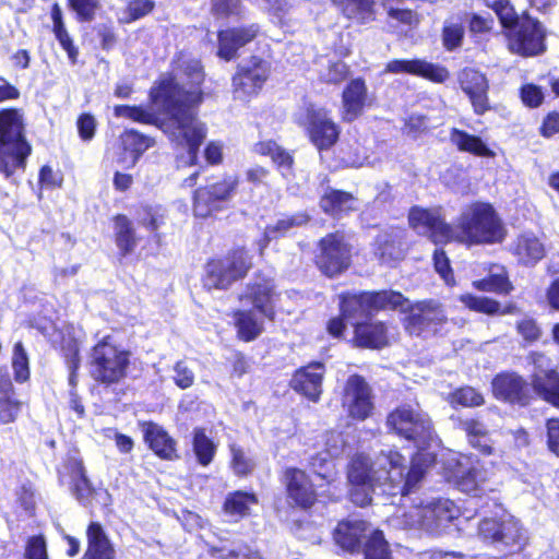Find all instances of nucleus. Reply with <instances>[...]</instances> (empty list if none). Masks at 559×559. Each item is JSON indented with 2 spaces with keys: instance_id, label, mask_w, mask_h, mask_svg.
<instances>
[{
  "instance_id": "obj_3",
  "label": "nucleus",
  "mask_w": 559,
  "mask_h": 559,
  "mask_svg": "<svg viewBox=\"0 0 559 559\" xmlns=\"http://www.w3.org/2000/svg\"><path fill=\"white\" fill-rule=\"evenodd\" d=\"M450 241L465 245L493 243L504 238L503 226L493 207L476 202L466 206L456 225L451 226Z\"/></svg>"
},
{
  "instance_id": "obj_52",
  "label": "nucleus",
  "mask_w": 559,
  "mask_h": 559,
  "mask_svg": "<svg viewBox=\"0 0 559 559\" xmlns=\"http://www.w3.org/2000/svg\"><path fill=\"white\" fill-rule=\"evenodd\" d=\"M352 299H362V293L359 295H344L341 300L342 316L347 320H355L368 318L370 316V308L362 305L352 304Z\"/></svg>"
},
{
  "instance_id": "obj_26",
  "label": "nucleus",
  "mask_w": 559,
  "mask_h": 559,
  "mask_svg": "<svg viewBox=\"0 0 559 559\" xmlns=\"http://www.w3.org/2000/svg\"><path fill=\"white\" fill-rule=\"evenodd\" d=\"M120 139L123 153L118 158V164L126 169L134 167L144 152L155 144L154 139L135 130L124 131Z\"/></svg>"
},
{
  "instance_id": "obj_63",
  "label": "nucleus",
  "mask_w": 559,
  "mask_h": 559,
  "mask_svg": "<svg viewBox=\"0 0 559 559\" xmlns=\"http://www.w3.org/2000/svg\"><path fill=\"white\" fill-rule=\"evenodd\" d=\"M216 552L221 559H264L258 551L251 550L248 546H239L233 549L219 548L216 549Z\"/></svg>"
},
{
  "instance_id": "obj_29",
  "label": "nucleus",
  "mask_w": 559,
  "mask_h": 559,
  "mask_svg": "<svg viewBox=\"0 0 559 559\" xmlns=\"http://www.w3.org/2000/svg\"><path fill=\"white\" fill-rule=\"evenodd\" d=\"M368 530L369 525L365 521L348 519L337 524L334 540L342 549L353 552L360 547L361 539Z\"/></svg>"
},
{
  "instance_id": "obj_57",
  "label": "nucleus",
  "mask_w": 559,
  "mask_h": 559,
  "mask_svg": "<svg viewBox=\"0 0 559 559\" xmlns=\"http://www.w3.org/2000/svg\"><path fill=\"white\" fill-rule=\"evenodd\" d=\"M464 36V28L462 24L451 21H445L442 32L443 45L448 50H453L461 46Z\"/></svg>"
},
{
  "instance_id": "obj_56",
  "label": "nucleus",
  "mask_w": 559,
  "mask_h": 559,
  "mask_svg": "<svg viewBox=\"0 0 559 559\" xmlns=\"http://www.w3.org/2000/svg\"><path fill=\"white\" fill-rule=\"evenodd\" d=\"M155 7L153 0H130L124 11L122 22L130 23L150 14Z\"/></svg>"
},
{
  "instance_id": "obj_2",
  "label": "nucleus",
  "mask_w": 559,
  "mask_h": 559,
  "mask_svg": "<svg viewBox=\"0 0 559 559\" xmlns=\"http://www.w3.org/2000/svg\"><path fill=\"white\" fill-rule=\"evenodd\" d=\"M433 461L430 453L418 452L407 469L406 460L400 452L382 450L373 462L364 454L356 455L347 476L352 486L377 484L381 493L405 497L421 480Z\"/></svg>"
},
{
  "instance_id": "obj_33",
  "label": "nucleus",
  "mask_w": 559,
  "mask_h": 559,
  "mask_svg": "<svg viewBox=\"0 0 559 559\" xmlns=\"http://www.w3.org/2000/svg\"><path fill=\"white\" fill-rule=\"evenodd\" d=\"M352 304L369 307L370 314L384 309L401 308L402 310H406L409 307L408 300H406L402 294L393 290L362 293V299H352Z\"/></svg>"
},
{
  "instance_id": "obj_12",
  "label": "nucleus",
  "mask_w": 559,
  "mask_h": 559,
  "mask_svg": "<svg viewBox=\"0 0 559 559\" xmlns=\"http://www.w3.org/2000/svg\"><path fill=\"white\" fill-rule=\"evenodd\" d=\"M269 73V63L258 57L240 64L233 78L234 97L245 102L258 95Z\"/></svg>"
},
{
  "instance_id": "obj_60",
  "label": "nucleus",
  "mask_w": 559,
  "mask_h": 559,
  "mask_svg": "<svg viewBox=\"0 0 559 559\" xmlns=\"http://www.w3.org/2000/svg\"><path fill=\"white\" fill-rule=\"evenodd\" d=\"M173 371V379L178 388L185 390L194 383V372L187 361L180 360L176 362Z\"/></svg>"
},
{
  "instance_id": "obj_25",
  "label": "nucleus",
  "mask_w": 559,
  "mask_h": 559,
  "mask_svg": "<svg viewBox=\"0 0 559 559\" xmlns=\"http://www.w3.org/2000/svg\"><path fill=\"white\" fill-rule=\"evenodd\" d=\"M385 71L391 73H409L413 75H419L438 83H442L449 78V72L445 68L420 59L390 61L386 64Z\"/></svg>"
},
{
  "instance_id": "obj_13",
  "label": "nucleus",
  "mask_w": 559,
  "mask_h": 559,
  "mask_svg": "<svg viewBox=\"0 0 559 559\" xmlns=\"http://www.w3.org/2000/svg\"><path fill=\"white\" fill-rule=\"evenodd\" d=\"M234 177L201 187L194 192L193 212L198 217H209L223 207L237 187Z\"/></svg>"
},
{
  "instance_id": "obj_64",
  "label": "nucleus",
  "mask_w": 559,
  "mask_h": 559,
  "mask_svg": "<svg viewBox=\"0 0 559 559\" xmlns=\"http://www.w3.org/2000/svg\"><path fill=\"white\" fill-rule=\"evenodd\" d=\"M377 489H379L377 484L353 486L350 490V500L359 507H365L371 502V495L376 492Z\"/></svg>"
},
{
  "instance_id": "obj_36",
  "label": "nucleus",
  "mask_w": 559,
  "mask_h": 559,
  "mask_svg": "<svg viewBox=\"0 0 559 559\" xmlns=\"http://www.w3.org/2000/svg\"><path fill=\"white\" fill-rule=\"evenodd\" d=\"M309 217L304 213L286 215L280 218L274 225H269L263 237L258 241L259 251L262 254L271 240L284 236L293 227L301 226L308 222Z\"/></svg>"
},
{
  "instance_id": "obj_30",
  "label": "nucleus",
  "mask_w": 559,
  "mask_h": 559,
  "mask_svg": "<svg viewBox=\"0 0 559 559\" xmlns=\"http://www.w3.org/2000/svg\"><path fill=\"white\" fill-rule=\"evenodd\" d=\"M87 548L82 559H115L116 550L103 526L92 522L86 530Z\"/></svg>"
},
{
  "instance_id": "obj_32",
  "label": "nucleus",
  "mask_w": 559,
  "mask_h": 559,
  "mask_svg": "<svg viewBox=\"0 0 559 559\" xmlns=\"http://www.w3.org/2000/svg\"><path fill=\"white\" fill-rule=\"evenodd\" d=\"M511 251L523 265H534L545 255L543 242L532 233L520 235L511 246Z\"/></svg>"
},
{
  "instance_id": "obj_6",
  "label": "nucleus",
  "mask_w": 559,
  "mask_h": 559,
  "mask_svg": "<svg viewBox=\"0 0 559 559\" xmlns=\"http://www.w3.org/2000/svg\"><path fill=\"white\" fill-rule=\"evenodd\" d=\"M129 366V352L117 345L110 336L104 337L92 350L90 373L103 384H114L122 380Z\"/></svg>"
},
{
  "instance_id": "obj_41",
  "label": "nucleus",
  "mask_w": 559,
  "mask_h": 559,
  "mask_svg": "<svg viewBox=\"0 0 559 559\" xmlns=\"http://www.w3.org/2000/svg\"><path fill=\"white\" fill-rule=\"evenodd\" d=\"M354 198L350 193L341 190H330L320 201L321 209L333 216L354 210Z\"/></svg>"
},
{
  "instance_id": "obj_11",
  "label": "nucleus",
  "mask_w": 559,
  "mask_h": 559,
  "mask_svg": "<svg viewBox=\"0 0 559 559\" xmlns=\"http://www.w3.org/2000/svg\"><path fill=\"white\" fill-rule=\"evenodd\" d=\"M508 37L509 49L524 57H532L545 51L546 32L543 25L526 15L522 16V22L509 32Z\"/></svg>"
},
{
  "instance_id": "obj_15",
  "label": "nucleus",
  "mask_w": 559,
  "mask_h": 559,
  "mask_svg": "<svg viewBox=\"0 0 559 559\" xmlns=\"http://www.w3.org/2000/svg\"><path fill=\"white\" fill-rule=\"evenodd\" d=\"M408 222L417 234L427 236L435 243L450 241L451 225L444 222L439 207L413 206L408 214Z\"/></svg>"
},
{
  "instance_id": "obj_18",
  "label": "nucleus",
  "mask_w": 559,
  "mask_h": 559,
  "mask_svg": "<svg viewBox=\"0 0 559 559\" xmlns=\"http://www.w3.org/2000/svg\"><path fill=\"white\" fill-rule=\"evenodd\" d=\"M543 355L534 357V371L531 376V384L534 392L545 402L559 408V372L546 366Z\"/></svg>"
},
{
  "instance_id": "obj_5",
  "label": "nucleus",
  "mask_w": 559,
  "mask_h": 559,
  "mask_svg": "<svg viewBox=\"0 0 559 559\" xmlns=\"http://www.w3.org/2000/svg\"><path fill=\"white\" fill-rule=\"evenodd\" d=\"M31 151L24 134L23 112L16 108L0 110V173L10 176L24 167Z\"/></svg>"
},
{
  "instance_id": "obj_53",
  "label": "nucleus",
  "mask_w": 559,
  "mask_h": 559,
  "mask_svg": "<svg viewBox=\"0 0 559 559\" xmlns=\"http://www.w3.org/2000/svg\"><path fill=\"white\" fill-rule=\"evenodd\" d=\"M12 367L17 382H24L29 378L28 357L21 342L14 345Z\"/></svg>"
},
{
  "instance_id": "obj_62",
  "label": "nucleus",
  "mask_w": 559,
  "mask_h": 559,
  "mask_svg": "<svg viewBox=\"0 0 559 559\" xmlns=\"http://www.w3.org/2000/svg\"><path fill=\"white\" fill-rule=\"evenodd\" d=\"M26 559H48L46 542L43 536H32L25 547Z\"/></svg>"
},
{
  "instance_id": "obj_17",
  "label": "nucleus",
  "mask_w": 559,
  "mask_h": 559,
  "mask_svg": "<svg viewBox=\"0 0 559 559\" xmlns=\"http://www.w3.org/2000/svg\"><path fill=\"white\" fill-rule=\"evenodd\" d=\"M490 469L484 462L475 461L468 465H464L463 462L456 463V468L451 473L457 488L473 496H481L488 490H492L490 487Z\"/></svg>"
},
{
  "instance_id": "obj_22",
  "label": "nucleus",
  "mask_w": 559,
  "mask_h": 559,
  "mask_svg": "<svg viewBox=\"0 0 559 559\" xmlns=\"http://www.w3.org/2000/svg\"><path fill=\"white\" fill-rule=\"evenodd\" d=\"M445 321V314L441 306L433 300L418 302L412 308L406 319L405 326L411 334L419 335L421 332L432 329Z\"/></svg>"
},
{
  "instance_id": "obj_54",
  "label": "nucleus",
  "mask_w": 559,
  "mask_h": 559,
  "mask_svg": "<svg viewBox=\"0 0 559 559\" xmlns=\"http://www.w3.org/2000/svg\"><path fill=\"white\" fill-rule=\"evenodd\" d=\"M231 453V468L238 476H245L251 473L254 468L253 460L236 444L230 445Z\"/></svg>"
},
{
  "instance_id": "obj_48",
  "label": "nucleus",
  "mask_w": 559,
  "mask_h": 559,
  "mask_svg": "<svg viewBox=\"0 0 559 559\" xmlns=\"http://www.w3.org/2000/svg\"><path fill=\"white\" fill-rule=\"evenodd\" d=\"M444 400L453 407L460 405L463 407H477L485 403V399L473 386H462L450 392Z\"/></svg>"
},
{
  "instance_id": "obj_42",
  "label": "nucleus",
  "mask_w": 559,
  "mask_h": 559,
  "mask_svg": "<svg viewBox=\"0 0 559 559\" xmlns=\"http://www.w3.org/2000/svg\"><path fill=\"white\" fill-rule=\"evenodd\" d=\"M342 5L343 13L359 23L374 20V0H332Z\"/></svg>"
},
{
  "instance_id": "obj_40",
  "label": "nucleus",
  "mask_w": 559,
  "mask_h": 559,
  "mask_svg": "<svg viewBox=\"0 0 559 559\" xmlns=\"http://www.w3.org/2000/svg\"><path fill=\"white\" fill-rule=\"evenodd\" d=\"M254 151L260 155L269 156L284 177L290 174L293 157L276 142L272 140L261 141L255 144Z\"/></svg>"
},
{
  "instance_id": "obj_9",
  "label": "nucleus",
  "mask_w": 559,
  "mask_h": 559,
  "mask_svg": "<svg viewBox=\"0 0 559 559\" xmlns=\"http://www.w3.org/2000/svg\"><path fill=\"white\" fill-rule=\"evenodd\" d=\"M478 533L485 542L508 552L520 550L526 542V534L520 522L507 513L498 519H484L479 523Z\"/></svg>"
},
{
  "instance_id": "obj_61",
  "label": "nucleus",
  "mask_w": 559,
  "mask_h": 559,
  "mask_svg": "<svg viewBox=\"0 0 559 559\" xmlns=\"http://www.w3.org/2000/svg\"><path fill=\"white\" fill-rule=\"evenodd\" d=\"M73 476L75 477L74 489L79 500H83L91 493V484L86 477L85 468L81 461L74 462Z\"/></svg>"
},
{
  "instance_id": "obj_21",
  "label": "nucleus",
  "mask_w": 559,
  "mask_h": 559,
  "mask_svg": "<svg viewBox=\"0 0 559 559\" xmlns=\"http://www.w3.org/2000/svg\"><path fill=\"white\" fill-rule=\"evenodd\" d=\"M459 81L461 88L468 96L476 115H484L490 109L488 99L489 84L483 73L474 69H465L461 72Z\"/></svg>"
},
{
  "instance_id": "obj_20",
  "label": "nucleus",
  "mask_w": 559,
  "mask_h": 559,
  "mask_svg": "<svg viewBox=\"0 0 559 559\" xmlns=\"http://www.w3.org/2000/svg\"><path fill=\"white\" fill-rule=\"evenodd\" d=\"M283 479L286 486L287 498L292 503L302 509L313 506L317 495L305 471L295 467L286 468Z\"/></svg>"
},
{
  "instance_id": "obj_38",
  "label": "nucleus",
  "mask_w": 559,
  "mask_h": 559,
  "mask_svg": "<svg viewBox=\"0 0 559 559\" xmlns=\"http://www.w3.org/2000/svg\"><path fill=\"white\" fill-rule=\"evenodd\" d=\"M374 253L382 262H390L402 257V230L382 233L376 239Z\"/></svg>"
},
{
  "instance_id": "obj_58",
  "label": "nucleus",
  "mask_w": 559,
  "mask_h": 559,
  "mask_svg": "<svg viewBox=\"0 0 559 559\" xmlns=\"http://www.w3.org/2000/svg\"><path fill=\"white\" fill-rule=\"evenodd\" d=\"M348 75V67L343 61H330L329 64L320 71V79L325 83L337 84L344 81Z\"/></svg>"
},
{
  "instance_id": "obj_37",
  "label": "nucleus",
  "mask_w": 559,
  "mask_h": 559,
  "mask_svg": "<svg viewBox=\"0 0 559 559\" xmlns=\"http://www.w3.org/2000/svg\"><path fill=\"white\" fill-rule=\"evenodd\" d=\"M450 141L461 152H466L481 157H493L495 153L486 145V143L476 135L469 134L459 129H452Z\"/></svg>"
},
{
  "instance_id": "obj_27",
  "label": "nucleus",
  "mask_w": 559,
  "mask_h": 559,
  "mask_svg": "<svg viewBox=\"0 0 559 559\" xmlns=\"http://www.w3.org/2000/svg\"><path fill=\"white\" fill-rule=\"evenodd\" d=\"M367 103V86L360 79L352 80L342 95V119L352 122L364 111Z\"/></svg>"
},
{
  "instance_id": "obj_34",
  "label": "nucleus",
  "mask_w": 559,
  "mask_h": 559,
  "mask_svg": "<svg viewBox=\"0 0 559 559\" xmlns=\"http://www.w3.org/2000/svg\"><path fill=\"white\" fill-rule=\"evenodd\" d=\"M22 406L23 403L15 397L10 376L0 372V424L14 423L22 411Z\"/></svg>"
},
{
  "instance_id": "obj_47",
  "label": "nucleus",
  "mask_w": 559,
  "mask_h": 559,
  "mask_svg": "<svg viewBox=\"0 0 559 559\" xmlns=\"http://www.w3.org/2000/svg\"><path fill=\"white\" fill-rule=\"evenodd\" d=\"M192 449L197 461L202 466H207L213 461L217 447L211 438H209L203 428L193 430Z\"/></svg>"
},
{
  "instance_id": "obj_4",
  "label": "nucleus",
  "mask_w": 559,
  "mask_h": 559,
  "mask_svg": "<svg viewBox=\"0 0 559 559\" xmlns=\"http://www.w3.org/2000/svg\"><path fill=\"white\" fill-rule=\"evenodd\" d=\"M456 515L454 503L448 499L409 506L405 500L386 521L395 530H423L430 534H439Z\"/></svg>"
},
{
  "instance_id": "obj_44",
  "label": "nucleus",
  "mask_w": 559,
  "mask_h": 559,
  "mask_svg": "<svg viewBox=\"0 0 559 559\" xmlns=\"http://www.w3.org/2000/svg\"><path fill=\"white\" fill-rule=\"evenodd\" d=\"M115 235L116 245L122 255H127L135 249L138 240L132 223L127 216L117 215L115 217Z\"/></svg>"
},
{
  "instance_id": "obj_51",
  "label": "nucleus",
  "mask_w": 559,
  "mask_h": 559,
  "mask_svg": "<svg viewBox=\"0 0 559 559\" xmlns=\"http://www.w3.org/2000/svg\"><path fill=\"white\" fill-rule=\"evenodd\" d=\"M365 559H390L388 543L380 531H374L365 546Z\"/></svg>"
},
{
  "instance_id": "obj_16",
  "label": "nucleus",
  "mask_w": 559,
  "mask_h": 559,
  "mask_svg": "<svg viewBox=\"0 0 559 559\" xmlns=\"http://www.w3.org/2000/svg\"><path fill=\"white\" fill-rule=\"evenodd\" d=\"M321 254L318 265L329 276H334L346 270L350 260V248L341 233L330 234L321 242Z\"/></svg>"
},
{
  "instance_id": "obj_8",
  "label": "nucleus",
  "mask_w": 559,
  "mask_h": 559,
  "mask_svg": "<svg viewBox=\"0 0 559 559\" xmlns=\"http://www.w3.org/2000/svg\"><path fill=\"white\" fill-rule=\"evenodd\" d=\"M386 426L400 437L413 440L418 448L432 438L429 416L417 404H404L388 415Z\"/></svg>"
},
{
  "instance_id": "obj_1",
  "label": "nucleus",
  "mask_w": 559,
  "mask_h": 559,
  "mask_svg": "<svg viewBox=\"0 0 559 559\" xmlns=\"http://www.w3.org/2000/svg\"><path fill=\"white\" fill-rule=\"evenodd\" d=\"M203 80L200 61L180 52L174 61L171 74L163 76L151 91L153 104L166 114L159 128L177 147L187 150V163L190 165L195 164L199 147L206 136L205 124L192 108L201 102Z\"/></svg>"
},
{
  "instance_id": "obj_46",
  "label": "nucleus",
  "mask_w": 559,
  "mask_h": 559,
  "mask_svg": "<svg viewBox=\"0 0 559 559\" xmlns=\"http://www.w3.org/2000/svg\"><path fill=\"white\" fill-rule=\"evenodd\" d=\"M460 301L468 309L486 314H507L513 313L515 310V307L512 305L506 307L503 310H500V304L497 300L488 297L473 296L471 294L461 295Z\"/></svg>"
},
{
  "instance_id": "obj_28",
  "label": "nucleus",
  "mask_w": 559,
  "mask_h": 559,
  "mask_svg": "<svg viewBox=\"0 0 559 559\" xmlns=\"http://www.w3.org/2000/svg\"><path fill=\"white\" fill-rule=\"evenodd\" d=\"M258 31L255 25L222 31L218 34V56L227 61L233 59L240 47L257 36Z\"/></svg>"
},
{
  "instance_id": "obj_59",
  "label": "nucleus",
  "mask_w": 559,
  "mask_h": 559,
  "mask_svg": "<svg viewBox=\"0 0 559 559\" xmlns=\"http://www.w3.org/2000/svg\"><path fill=\"white\" fill-rule=\"evenodd\" d=\"M71 9L75 12L76 19L81 22L94 20L99 9V0H68Z\"/></svg>"
},
{
  "instance_id": "obj_39",
  "label": "nucleus",
  "mask_w": 559,
  "mask_h": 559,
  "mask_svg": "<svg viewBox=\"0 0 559 559\" xmlns=\"http://www.w3.org/2000/svg\"><path fill=\"white\" fill-rule=\"evenodd\" d=\"M460 428L466 432L468 442L473 448L487 455L493 453V448L483 423L473 418L462 419L460 420Z\"/></svg>"
},
{
  "instance_id": "obj_50",
  "label": "nucleus",
  "mask_w": 559,
  "mask_h": 559,
  "mask_svg": "<svg viewBox=\"0 0 559 559\" xmlns=\"http://www.w3.org/2000/svg\"><path fill=\"white\" fill-rule=\"evenodd\" d=\"M309 466L319 477L328 484H333L337 478L335 462L324 451L310 456Z\"/></svg>"
},
{
  "instance_id": "obj_19",
  "label": "nucleus",
  "mask_w": 559,
  "mask_h": 559,
  "mask_svg": "<svg viewBox=\"0 0 559 559\" xmlns=\"http://www.w3.org/2000/svg\"><path fill=\"white\" fill-rule=\"evenodd\" d=\"M493 396L503 402L527 405L531 392L526 381L515 372H501L491 381Z\"/></svg>"
},
{
  "instance_id": "obj_35",
  "label": "nucleus",
  "mask_w": 559,
  "mask_h": 559,
  "mask_svg": "<svg viewBox=\"0 0 559 559\" xmlns=\"http://www.w3.org/2000/svg\"><path fill=\"white\" fill-rule=\"evenodd\" d=\"M355 326L354 341L357 346L380 348L388 344L386 329L382 322H352Z\"/></svg>"
},
{
  "instance_id": "obj_49",
  "label": "nucleus",
  "mask_w": 559,
  "mask_h": 559,
  "mask_svg": "<svg viewBox=\"0 0 559 559\" xmlns=\"http://www.w3.org/2000/svg\"><path fill=\"white\" fill-rule=\"evenodd\" d=\"M487 7L496 13L502 27L507 32L515 28L520 22H522V16H519L509 0H493L487 2Z\"/></svg>"
},
{
  "instance_id": "obj_7",
  "label": "nucleus",
  "mask_w": 559,
  "mask_h": 559,
  "mask_svg": "<svg viewBox=\"0 0 559 559\" xmlns=\"http://www.w3.org/2000/svg\"><path fill=\"white\" fill-rule=\"evenodd\" d=\"M252 266L251 257L245 249H236L227 255L209 261L203 284L207 289H227L245 277Z\"/></svg>"
},
{
  "instance_id": "obj_55",
  "label": "nucleus",
  "mask_w": 559,
  "mask_h": 559,
  "mask_svg": "<svg viewBox=\"0 0 559 559\" xmlns=\"http://www.w3.org/2000/svg\"><path fill=\"white\" fill-rule=\"evenodd\" d=\"M115 116L119 118H128L141 123H154L155 116L148 110L136 106L118 105L114 109Z\"/></svg>"
},
{
  "instance_id": "obj_10",
  "label": "nucleus",
  "mask_w": 559,
  "mask_h": 559,
  "mask_svg": "<svg viewBox=\"0 0 559 559\" xmlns=\"http://www.w3.org/2000/svg\"><path fill=\"white\" fill-rule=\"evenodd\" d=\"M295 121L305 128L311 142L320 150L330 148L338 139L340 130L325 109L305 104L295 114Z\"/></svg>"
},
{
  "instance_id": "obj_31",
  "label": "nucleus",
  "mask_w": 559,
  "mask_h": 559,
  "mask_svg": "<svg viewBox=\"0 0 559 559\" xmlns=\"http://www.w3.org/2000/svg\"><path fill=\"white\" fill-rule=\"evenodd\" d=\"M274 286L269 280H261L248 285L247 290L240 296L241 301H249L263 317L273 319Z\"/></svg>"
},
{
  "instance_id": "obj_45",
  "label": "nucleus",
  "mask_w": 559,
  "mask_h": 559,
  "mask_svg": "<svg viewBox=\"0 0 559 559\" xmlns=\"http://www.w3.org/2000/svg\"><path fill=\"white\" fill-rule=\"evenodd\" d=\"M258 503L253 493L235 491L229 493L224 503V511L234 518H243L250 514L252 506Z\"/></svg>"
},
{
  "instance_id": "obj_24",
  "label": "nucleus",
  "mask_w": 559,
  "mask_h": 559,
  "mask_svg": "<svg viewBox=\"0 0 559 559\" xmlns=\"http://www.w3.org/2000/svg\"><path fill=\"white\" fill-rule=\"evenodd\" d=\"M324 367L320 362L310 364L297 370L290 380L292 388L317 402L322 393Z\"/></svg>"
},
{
  "instance_id": "obj_14",
  "label": "nucleus",
  "mask_w": 559,
  "mask_h": 559,
  "mask_svg": "<svg viewBox=\"0 0 559 559\" xmlns=\"http://www.w3.org/2000/svg\"><path fill=\"white\" fill-rule=\"evenodd\" d=\"M342 405L353 419L365 420L371 416L374 407L372 391L362 377L354 374L347 379Z\"/></svg>"
},
{
  "instance_id": "obj_43",
  "label": "nucleus",
  "mask_w": 559,
  "mask_h": 559,
  "mask_svg": "<svg viewBox=\"0 0 559 559\" xmlns=\"http://www.w3.org/2000/svg\"><path fill=\"white\" fill-rule=\"evenodd\" d=\"M238 335L246 342L253 341L263 331V321L253 311L239 310L235 313Z\"/></svg>"
},
{
  "instance_id": "obj_23",
  "label": "nucleus",
  "mask_w": 559,
  "mask_h": 559,
  "mask_svg": "<svg viewBox=\"0 0 559 559\" xmlns=\"http://www.w3.org/2000/svg\"><path fill=\"white\" fill-rule=\"evenodd\" d=\"M140 426L145 443L158 457L168 461L178 459L176 440L160 425L144 421Z\"/></svg>"
}]
</instances>
